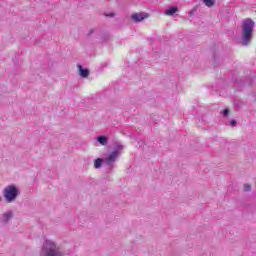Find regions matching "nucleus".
I'll return each instance as SVG.
<instances>
[{"label": "nucleus", "instance_id": "obj_3", "mask_svg": "<svg viewBox=\"0 0 256 256\" xmlns=\"http://www.w3.org/2000/svg\"><path fill=\"white\" fill-rule=\"evenodd\" d=\"M41 256H61V251L57 249V244L51 240H45L41 251H40Z\"/></svg>", "mask_w": 256, "mask_h": 256}, {"label": "nucleus", "instance_id": "obj_12", "mask_svg": "<svg viewBox=\"0 0 256 256\" xmlns=\"http://www.w3.org/2000/svg\"><path fill=\"white\" fill-rule=\"evenodd\" d=\"M222 114H223L224 117H228L229 116V109H224L222 111Z\"/></svg>", "mask_w": 256, "mask_h": 256}, {"label": "nucleus", "instance_id": "obj_2", "mask_svg": "<svg viewBox=\"0 0 256 256\" xmlns=\"http://www.w3.org/2000/svg\"><path fill=\"white\" fill-rule=\"evenodd\" d=\"M253 29H255V22L251 19H245L242 23V45L247 47L253 40Z\"/></svg>", "mask_w": 256, "mask_h": 256}, {"label": "nucleus", "instance_id": "obj_7", "mask_svg": "<svg viewBox=\"0 0 256 256\" xmlns=\"http://www.w3.org/2000/svg\"><path fill=\"white\" fill-rule=\"evenodd\" d=\"M78 69L81 77H84V78L89 77V69H85L81 65H78Z\"/></svg>", "mask_w": 256, "mask_h": 256}, {"label": "nucleus", "instance_id": "obj_9", "mask_svg": "<svg viewBox=\"0 0 256 256\" xmlns=\"http://www.w3.org/2000/svg\"><path fill=\"white\" fill-rule=\"evenodd\" d=\"M97 141L100 143V145H107L109 138L107 136H99Z\"/></svg>", "mask_w": 256, "mask_h": 256}, {"label": "nucleus", "instance_id": "obj_13", "mask_svg": "<svg viewBox=\"0 0 256 256\" xmlns=\"http://www.w3.org/2000/svg\"><path fill=\"white\" fill-rule=\"evenodd\" d=\"M230 125L235 127V125H237V120H231Z\"/></svg>", "mask_w": 256, "mask_h": 256}, {"label": "nucleus", "instance_id": "obj_17", "mask_svg": "<svg viewBox=\"0 0 256 256\" xmlns=\"http://www.w3.org/2000/svg\"><path fill=\"white\" fill-rule=\"evenodd\" d=\"M0 201H1V196H0Z\"/></svg>", "mask_w": 256, "mask_h": 256}, {"label": "nucleus", "instance_id": "obj_11", "mask_svg": "<svg viewBox=\"0 0 256 256\" xmlns=\"http://www.w3.org/2000/svg\"><path fill=\"white\" fill-rule=\"evenodd\" d=\"M244 191H251V184H244Z\"/></svg>", "mask_w": 256, "mask_h": 256}, {"label": "nucleus", "instance_id": "obj_16", "mask_svg": "<svg viewBox=\"0 0 256 256\" xmlns=\"http://www.w3.org/2000/svg\"><path fill=\"white\" fill-rule=\"evenodd\" d=\"M193 13H195V10L190 11V16L193 15Z\"/></svg>", "mask_w": 256, "mask_h": 256}, {"label": "nucleus", "instance_id": "obj_10", "mask_svg": "<svg viewBox=\"0 0 256 256\" xmlns=\"http://www.w3.org/2000/svg\"><path fill=\"white\" fill-rule=\"evenodd\" d=\"M206 7H213L215 5V0H203Z\"/></svg>", "mask_w": 256, "mask_h": 256}, {"label": "nucleus", "instance_id": "obj_1", "mask_svg": "<svg viewBox=\"0 0 256 256\" xmlns=\"http://www.w3.org/2000/svg\"><path fill=\"white\" fill-rule=\"evenodd\" d=\"M125 149V146L122 144L116 143L114 145V150L110 153V155L106 158H97L94 161V167L95 169H101V167L104 165H107L108 171H113L115 169V162L117 161V157L121 155V151Z\"/></svg>", "mask_w": 256, "mask_h": 256}, {"label": "nucleus", "instance_id": "obj_4", "mask_svg": "<svg viewBox=\"0 0 256 256\" xmlns=\"http://www.w3.org/2000/svg\"><path fill=\"white\" fill-rule=\"evenodd\" d=\"M18 196L19 189H17V187L10 185L4 189V197L7 203H13V201H15V199H17Z\"/></svg>", "mask_w": 256, "mask_h": 256}, {"label": "nucleus", "instance_id": "obj_6", "mask_svg": "<svg viewBox=\"0 0 256 256\" xmlns=\"http://www.w3.org/2000/svg\"><path fill=\"white\" fill-rule=\"evenodd\" d=\"M147 17H149V14L141 12L132 14L131 19L134 23H141V21H144Z\"/></svg>", "mask_w": 256, "mask_h": 256}, {"label": "nucleus", "instance_id": "obj_8", "mask_svg": "<svg viewBox=\"0 0 256 256\" xmlns=\"http://www.w3.org/2000/svg\"><path fill=\"white\" fill-rule=\"evenodd\" d=\"M179 11V8L177 7H170L165 11V15L173 16Z\"/></svg>", "mask_w": 256, "mask_h": 256}, {"label": "nucleus", "instance_id": "obj_15", "mask_svg": "<svg viewBox=\"0 0 256 256\" xmlns=\"http://www.w3.org/2000/svg\"><path fill=\"white\" fill-rule=\"evenodd\" d=\"M108 17H115V14L114 13H110V14H108Z\"/></svg>", "mask_w": 256, "mask_h": 256}, {"label": "nucleus", "instance_id": "obj_14", "mask_svg": "<svg viewBox=\"0 0 256 256\" xmlns=\"http://www.w3.org/2000/svg\"><path fill=\"white\" fill-rule=\"evenodd\" d=\"M93 33H95V30L94 29H91L88 33V35H93Z\"/></svg>", "mask_w": 256, "mask_h": 256}, {"label": "nucleus", "instance_id": "obj_5", "mask_svg": "<svg viewBox=\"0 0 256 256\" xmlns=\"http://www.w3.org/2000/svg\"><path fill=\"white\" fill-rule=\"evenodd\" d=\"M13 217H14L13 210H10L1 215L0 223L5 227L6 225H8L9 221H11Z\"/></svg>", "mask_w": 256, "mask_h": 256}]
</instances>
